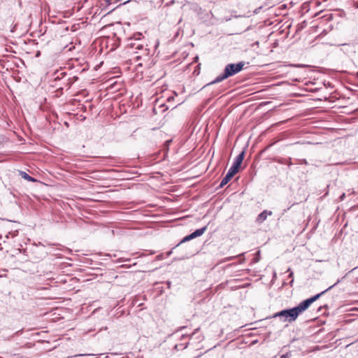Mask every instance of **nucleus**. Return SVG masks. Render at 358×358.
Segmentation results:
<instances>
[{
  "mask_svg": "<svg viewBox=\"0 0 358 358\" xmlns=\"http://www.w3.org/2000/svg\"><path fill=\"white\" fill-rule=\"evenodd\" d=\"M137 65L142 66V64L141 63H138Z\"/></svg>",
  "mask_w": 358,
  "mask_h": 358,
  "instance_id": "nucleus-25",
  "label": "nucleus"
},
{
  "mask_svg": "<svg viewBox=\"0 0 358 358\" xmlns=\"http://www.w3.org/2000/svg\"><path fill=\"white\" fill-rule=\"evenodd\" d=\"M345 198V193H343V194H342L341 195V196H340V200H341V201H343Z\"/></svg>",
  "mask_w": 358,
  "mask_h": 358,
  "instance_id": "nucleus-18",
  "label": "nucleus"
},
{
  "mask_svg": "<svg viewBox=\"0 0 358 358\" xmlns=\"http://www.w3.org/2000/svg\"><path fill=\"white\" fill-rule=\"evenodd\" d=\"M312 304L310 300L307 299L302 302H301L297 306L294 307L296 310L298 315L306 310L308 308V307Z\"/></svg>",
  "mask_w": 358,
  "mask_h": 358,
  "instance_id": "nucleus-5",
  "label": "nucleus"
},
{
  "mask_svg": "<svg viewBox=\"0 0 358 358\" xmlns=\"http://www.w3.org/2000/svg\"><path fill=\"white\" fill-rule=\"evenodd\" d=\"M356 7L358 8V3L356 4Z\"/></svg>",
  "mask_w": 358,
  "mask_h": 358,
  "instance_id": "nucleus-26",
  "label": "nucleus"
},
{
  "mask_svg": "<svg viewBox=\"0 0 358 358\" xmlns=\"http://www.w3.org/2000/svg\"><path fill=\"white\" fill-rule=\"evenodd\" d=\"M20 176L25 180H27V181H31V182H34V181H36V179H34V178H32L31 176H30L29 174H27L26 172L24 171H21L20 172Z\"/></svg>",
  "mask_w": 358,
  "mask_h": 358,
  "instance_id": "nucleus-12",
  "label": "nucleus"
},
{
  "mask_svg": "<svg viewBox=\"0 0 358 358\" xmlns=\"http://www.w3.org/2000/svg\"><path fill=\"white\" fill-rule=\"evenodd\" d=\"M238 172V171L237 170L233 169L232 167H230L227 175L222 180L220 184V187H223L225 185H227L234 176V175Z\"/></svg>",
  "mask_w": 358,
  "mask_h": 358,
  "instance_id": "nucleus-4",
  "label": "nucleus"
},
{
  "mask_svg": "<svg viewBox=\"0 0 358 358\" xmlns=\"http://www.w3.org/2000/svg\"><path fill=\"white\" fill-rule=\"evenodd\" d=\"M277 162L281 164H287L289 167H290L292 165V159L290 157L289 158H281L277 160Z\"/></svg>",
  "mask_w": 358,
  "mask_h": 358,
  "instance_id": "nucleus-11",
  "label": "nucleus"
},
{
  "mask_svg": "<svg viewBox=\"0 0 358 358\" xmlns=\"http://www.w3.org/2000/svg\"><path fill=\"white\" fill-rule=\"evenodd\" d=\"M289 355L288 353H286V354L280 356V358H289Z\"/></svg>",
  "mask_w": 358,
  "mask_h": 358,
  "instance_id": "nucleus-17",
  "label": "nucleus"
},
{
  "mask_svg": "<svg viewBox=\"0 0 358 358\" xmlns=\"http://www.w3.org/2000/svg\"><path fill=\"white\" fill-rule=\"evenodd\" d=\"M348 192H349V194H354V193H355V192H354L353 190L350 191V190L349 189V190H348Z\"/></svg>",
  "mask_w": 358,
  "mask_h": 358,
  "instance_id": "nucleus-20",
  "label": "nucleus"
},
{
  "mask_svg": "<svg viewBox=\"0 0 358 358\" xmlns=\"http://www.w3.org/2000/svg\"><path fill=\"white\" fill-rule=\"evenodd\" d=\"M228 78L227 76H225V73L224 72L218 76L214 80H213L212 82H210V83L207 84L206 86H208V85H213V84H215V83H218L220 82H222V80H225Z\"/></svg>",
  "mask_w": 358,
  "mask_h": 358,
  "instance_id": "nucleus-10",
  "label": "nucleus"
},
{
  "mask_svg": "<svg viewBox=\"0 0 358 358\" xmlns=\"http://www.w3.org/2000/svg\"><path fill=\"white\" fill-rule=\"evenodd\" d=\"M340 282V280H338L337 282L334 284L333 285L330 286L329 287H328L327 289H326L325 290L322 291V292L309 298V299L310 300L311 303H313V302H315L316 300H317L322 295H323L324 293H326L327 292H328L329 290H330L331 289H332L334 286H336L338 283Z\"/></svg>",
  "mask_w": 358,
  "mask_h": 358,
  "instance_id": "nucleus-8",
  "label": "nucleus"
},
{
  "mask_svg": "<svg viewBox=\"0 0 358 358\" xmlns=\"http://www.w3.org/2000/svg\"><path fill=\"white\" fill-rule=\"evenodd\" d=\"M192 239H194L191 235V234L188 236H186L185 237H184L182 238V240L176 245V246H178L179 245H180L181 243H185V242H187V241H189Z\"/></svg>",
  "mask_w": 358,
  "mask_h": 358,
  "instance_id": "nucleus-13",
  "label": "nucleus"
},
{
  "mask_svg": "<svg viewBox=\"0 0 358 358\" xmlns=\"http://www.w3.org/2000/svg\"><path fill=\"white\" fill-rule=\"evenodd\" d=\"M287 271H288V272H289V274L288 277H289V278H293V275H294V273H293V272L291 271V269H290V268H288ZM293 281H294V280H293V279H292V280H291L290 283H292V282H293Z\"/></svg>",
  "mask_w": 358,
  "mask_h": 358,
  "instance_id": "nucleus-14",
  "label": "nucleus"
},
{
  "mask_svg": "<svg viewBox=\"0 0 358 358\" xmlns=\"http://www.w3.org/2000/svg\"><path fill=\"white\" fill-rule=\"evenodd\" d=\"M194 358H196V357H194Z\"/></svg>",
  "mask_w": 358,
  "mask_h": 358,
  "instance_id": "nucleus-27",
  "label": "nucleus"
},
{
  "mask_svg": "<svg viewBox=\"0 0 358 358\" xmlns=\"http://www.w3.org/2000/svg\"><path fill=\"white\" fill-rule=\"evenodd\" d=\"M234 258V257H229L225 259L224 262L231 260Z\"/></svg>",
  "mask_w": 358,
  "mask_h": 358,
  "instance_id": "nucleus-19",
  "label": "nucleus"
},
{
  "mask_svg": "<svg viewBox=\"0 0 358 358\" xmlns=\"http://www.w3.org/2000/svg\"><path fill=\"white\" fill-rule=\"evenodd\" d=\"M73 79L77 80V79H78V78H77V77H76V76H73Z\"/></svg>",
  "mask_w": 358,
  "mask_h": 358,
  "instance_id": "nucleus-24",
  "label": "nucleus"
},
{
  "mask_svg": "<svg viewBox=\"0 0 358 358\" xmlns=\"http://www.w3.org/2000/svg\"><path fill=\"white\" fill-rule=\"evenodd\" d=\"M245 63L244 62H240L237 64H227L224 70L225 76L227 78L232 76L240 71H241L245 66Z\"/></svg>",
  "mask_w": 358,
  "mask_h": 358,
  "instance_id": "nucleus-3",
  "label": "nucleus"
},
{
  "mask_svg": "<svg viewBox=\"0 0 358 358\" xmlns=\"http://www.w3.org/2000/svg\"><path fill=\"white\" fill-rule=\"evenodd\" d=\"M172 99H173V97H169V98H168V101H172Z\"/></svg>",
  "mask_w": 358,
  "mask_h": 358,
  "instance_id": "nucleus-21",
  "label": "nucleus"
},
{
  "mask_svg": "<svg viewBox=\"0 0 358 358\" xmlns=\"http://www.w3.org/2000/svg\"><path fill=\"white\" fill-rule=\"evenodd\" d=\"M273 214L272 211L264 210L261 213H259L256 219V222L261 224L264 222L268 215H271Z\"/></svg>",
  "mask_w": 358,
  "mask_h": 358,
  "instance_id": "nucleus-7",
  "label": "nucleus"
},
{
  "mask_svg": "<svg viewBox=\"0 0 358 358\" xmlns=\"http://www.w3.org/2000/svg\"><path fill=\"white\" fill-rule=\"evenodd\" d=\"M127 52L134 55V59L138 61H148L150 50L147 45L142 44L138 39H130L127 43Z\"/></svg>",
  "mask_w": 358,
  "mask_h": 358,
  "instance_id": "nucleus-1",
  "label": "nucleus"
},
{
  "mask_svg": "<svg viewBox=\"0 0 358 358\" xmlns=\"http://www.w3.org/2000/svg\"><path fill=\"white\" fill-rule=\"evenodd\" d=\"M173 248H172L170 251H169V252H167L166 253V257H169V256L172 254V252H173Z\"/></svg>",
  "mask_w": 358,
  "mask_h": 358,
  "instance_id": "nucleus-16",
  "label": "nucleus"
},
{
  "mask_svg": "<svg viewBox=\"0 0 358 358\" xmlns=\"http://www.w3.org/2000/svg\"><path fill=\"white\" fill-rule=\"evenodd\" d=\"M164 258H166L164 255V254H160V255H158L157 257H156V260H162L164 259Z\"/></svg>",
  "mask_w": 358,
  "mask_h": 358,
  "instance_id": "nucleus-15",
  "label": "nucleus"
},
{
  "mask_svg": "<svg viewBox=\"0 0 358 358\" xmlns=\"http://www.w3.org/2000/svg\"><path fill=\"white\" fill-rule=\"evenodd\" d=\"M108 3H110L111 0H105Z\"/></svg>",
  "mask_w": 358,
  "mask_h": 358,
  "instance_id": "nucleus-23",
  "label": "nucleus"
},
{
  "mask_svg": "<svg viewBox=\"0 0 358 358\" xmlns=\"http://www.w3.org/2000/svg\"><path fill=\"white\" fill-rule=\"evenodd\" d=\"M303 163H304V164H307L306 160V159H303Z\"/></svg>",
  "mask_w": 358,
  "mask_h": 358,
  "instance_id": "nucleus-22",
  "label": "nucleus"
},
{
  "mask_svg": "<svg viewBox=\"0 0 358 358\" xmlns=\"http://www.w3.org/2000/svg\"><path fill=\"white\" fill-rule=\"evenodd\" d=\"M206 229H207V226H205L201 229H198L195 230L194 232H192L191 234V235L193 238H195L196 237H199V236L203 235V233L206 231Z\"/></svg>",
  "mask_w": 358,
  "mask_h": 358,
  "instance_id": "nucleus-9",
  "label": "nucleus"
},
{
  "mask_svg": "<svg viewBox=\"0 0 358 358\" xmlns=\"http://www.w3.org/2000/svg\"><path fill=\"white\" fill-rule=\"evenodd\" d=\"M299 316L295 308L282 310L280 312L276 313L273 317H285L284 321H289V322L295 321Z\"/></svg>",
  "mask_w": 358,
  "mask_h": 358,
  "instance_id": "nucleus-2",
  "label": "nucleus"
},
{
  "mask_svg": "<svg viewBox=\"0 0 358 358\" xmlns=\"http://www.w3.org/2000/svg\"><path fill=\"white\" fill-rule=\"evenodd\" d=\"M244 157H245V151H242L235 159L232 166L231 167H232L233 169L237 170L238 171L239 170V168L241 166V164H242L243 162V160L244 159Z\"/></svg>",
  "mask_w": 358,
  "mask_h": 358,
  "instance_id": "nucleus-6",
  "label": "nucleus"
}]
</instances>
